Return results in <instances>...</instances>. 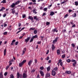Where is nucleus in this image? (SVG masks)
<instances>
[{
  "label": "nucleus",
  "mask_w": 78,
  "mask_h": 78,
  "mask_svg": "<svg viewBox=\"0 0 78 78\" xmlns=\"http://www.w3.org/2000/svg\"><path fill=\"white\" fill-rule=\"evenodd\" d=\"M27 61L25 60H23L21 63H20L19 64V67H21L22 66V65L24 64L25 62H26Z\"/></svg>",
  "instance_id": "f257e3e1"
},
{
  "label": "nucleus",
  "mask_w": 78,
  "mask_h": 78,
  "mask_svg": "<svg viewBox=\"0 0 78 78\" xmlns=\"http://www.w3.org/2000/svg\"><path fill=\"white\" fill-rule=\"evenodd\" d=\"M17 78H21L22 76L21 74H20L19 73H17Z\"/></svg>",
  "instance_id": "f03ea898"
},
{
  "label": "nucleus",
  "mask_w": 78,
  "mask_h": 78,
  "mask_svg": "<svg viewBox=\"0 0 78 78\" xmlns=\"http://www.w3.org/2000/svg\"><path fill=\"white\" fill-rule=\"evenodd\" d=\"M51 73L52 76H55L56 75V71H54V70H52L51 72Z\"/></svg>",
  "instance_id": "7ed1b4c3"
},
{
  "label": "nucleus",
  "mask_w": 78,
  "mask_h": 78,
  "mask_svg": "<svg viewBox=\"0 0 78 78\" xmlns=\"http://www.w3.org/2000/svg\"><path fill=\"white\" fill-rule=\"evenodd\" d=\"M30 37H28L27 38V39H25L24 42H26V43H27V42H28V41H30Z\"/></svg>",
  "instance_id": "20e7f679"
},
{
  "label": "nucleus",
  "mask_w": 78,
  "mask_h": 78,
  "mask_svg": "<svg viewBox=\"0 0 78 78\" xmlns=\"http://www.w3.org/2000/svg\"><path fill=\"white\" fill-rule=\"evenodd\" d=\"M15 8L11 9V10L12 11V13L13 14H14V13H16V11H15Z\"/></svg>",
  "instance_id": "39448f33"
},
{
  "label": "nucleus",
  "mask_w": 78,
  "mask_h": 78,
  "mask_svg": "<svg viewBox=\"0 0 78 78\" xmlns=\"http://www.w3.org/2000/svg\"><path fill=\"white\" fill-rule=\"evenodd\" d=\"M27 74L25 73H23V78H26L27 76Z\"/></svg>",
  "instance_id": "423d86ee"
},
{
  "label": "nucleus",
  "mask_w": 78,
  "mask_h": 78,
  "mask_svg": "<svg viewBox=\"0 0 78 78\" xmlns=\"http://www.w3.org/2000/svg\"><path fill=\"white\" fill-rule=\"evenodd\" d=\"M58 30H57V29L56 28L52 30V32L53 33H55V32H56V33H58Z\"/></svg>",
  "instance_id": "0eeeda50"
},
{
  "label": "nucleus",
  "mask_w": 78,
  "mask_h": 78,
  "mask_svg": "<svg viewBox=\"0 0 78 78\" xmlns=\"http://www.w3.org/2000/svg\"><path fill=\"white\" fill-rule=\"evenodd\" d=\"M40 73L41 74V76H44V72H43V71H42L40 70Z\"/></svg>",
  "instance_id": "6e6552de"
},
{
  "label": "nucleus",
  "mask_w": 78,
  "mask_h": 78,
  "mask_svg": "<svg viewBox=\"0 0 78 78\" xmlns=\"http://www.w3.org/2000/svg\"><path fill=\"white\" fill-rule=\"evenodd\" d=\"M28 19L31 20V21L33 20V17L32 16H29Z\"/></svg>",
  "instance_id": "1a4fd4ad"
},
{
  "label": "nucleus",
  "mask_w": 78,
  "mask_h": 78,
  "mask_svg": "<svg viewBox=\"0 0 78 78\" xmlns=\"http://www.w3.org/2000/svg\"><path fill=\"white\" fill-rule=\"evenodd\" d=\"M56 48V47L55 46V45H54V44H53L52 45V51H54L55 49V48Z\"/></svg>",
  "instance_id": "9d476101"
},
{
  "label": "nucleus",
  "mask_w": 78,
  "mask_h": 78,
  "mask_svg": "<svg viewBox=\"0 0 78 78\" xmlns=\"http://www.w3.org/2000/svg\"><path fill=\"white\" fill-rule=\"evenodd\" d=\"M33 62V61L32 60H30L29 62L28 63V65H29V66H30V65L31 64H32V63Z\"/></svg>",
  "instance_id": "9b49d317"
},
{
  "label": "nucleus",
  "mask_w": 78,
  "mask_h": 78,
  "mask_svg": "<svg viewBox=\"0 0 78 78\" xmlns=\"http://www.w3.org/2000/svg\"><path fill=\"white\" fill-rule=\"evenodd\" d=\"M16 42V40H13L12 41V43L11 44V45H12L14 44V42Z\"/></svg>",
  "instance_id": "f8f14e48"
},
{
  "label": "nucleus",
  "mask_w": 78,
  "mask_h": 78,
  "mask_svg": "<svg viewBox=\"0 0 78 78\" xmlns=\"http://www.w3.org/2000/svg\"><path fill=\"white\" fill-rule=\"evenodd\" d=\"M65 73L67 74H71V73H72L70 71H66L65 72Z\"/></svg>",
  "instance_id": "ddd939ff"
},
{
  "label": "nucleus",
  "mask_w": 78,
  "mask_h": 78,
  "mask_svg": "<svg viewBox=\"0 0 78 78\" xmlns=\"http://www.w3.org/2000/svg\"><path fill=\"white\" fill-rule=\"evenodd\" d=\"M50 75V73H47L46 74L45 77L46 78H48V77H49Z\"/></svg>",
  "instance_id": "4468645a"
},
{
  "label": "nucleus",
  "mask_w": 78,
  "mask_h": 78,
  "mask_svg": "<svg viewBox=\"0 0 78 78\" xmlns=\"http://www.w3.org/2000/svg\"><path fill=\"white\" fill-rule=\"evenodd\" d=\"M57 53L58 55H60V50L59 49L57 50Z\"/></svg>",
  "instance_id": "2eb2a0df"
},
{
  "label": "nucleus",
  "mask_w": 78,
  "mask_h": 78,
  "mask_svg": "<svg viewBox=\"0 0 78 78\" xmlns=\"http://www.w3.org/2000/svg\"><path fill=\"white\" fill-rule=\"evenodd\" d=\"M37 17V16H34V20H39V18Z\"/></svg>",
  "instance_id": "dca6fc26"
},
{
  "label": "nucleus",
  "mask_w": 78,
  "mask_h": 78,
  "mask_svg": "<svg viewBox=\"0 0 78 78\" xmlns=\"http://www.w3.org/2000/svg\"><path fill=\"white\" fill-rule=\"evenodd\" d=\"M55 14V12H53L52 11L50 12V16H53Z\"/></svg>",
  "instance_id": "f3484780"
},
{
  "label": "nucleus",
  "mask_w": 78,
  "mask_h": 78,
  "mask_svg": "<svg viewBox=\"0 0 78 78\" xmlns=\"http://www.w3.org/2000/svg\"><path fill=\"white\" fill-rule=\"evenodd\" d=\"M6 49H5L4 51V56H6Z\"/></svg>",
  "instance_id": "a211bd4d"
},
{
  "label": "nucleus",
  "mask_w": 78,
  "mask_h": 78,
  "mask_svg": "<svg viewBox=\"0 0 78 78\" xmlns=\"http://www.w3.org/2000/svg\"><path fill=\"white\" fill-rule=\"evenodd\" d=\"M0 78H3V76L2 74V72H1L0 73Z\"/></svg>",
  "instance_id": "6ab92c4d"
},
{
  "label": "nucleus",
  "mask_w": 78,
  "mask_h": 78,
  "mask_svg": "<svg viewBox=\"0 0 78 78\" xmlns=\"http://www.w3.org/2000/svg\"><path fill=\"white\" fill-rule=\"evenodd\" d=\"M15 4L14 3H13L11 5V8H14L15 7Z\"/></svg>",
  "instance_id": "aec40b11"
},
{
  "label": "nucleus",
  "mask_w": 78,
  "mask_h": 78,
  "mask_svg": "<svg viewBox=\"0 0 78 78\" xmlns=\"http://www.w3.org/2000/svg\"><path fill=\"white\" fill-rule=\"evenodd\" d=\"M5 8L2 7L1 9H0V12L2 11H3V10H5Z\"/></svg>",
  "instance_id": "412c9836"
},
{
  "label": "nucleus",
  "mask_w": 78,
  "mask_h": 78,
  "mask_svg": "<svg viewBox=\"0 0 78 78\" xmlns=\"http://www.w3.org/2000/svg\"><path fill=\"white\" fill-rule=\"evenodd\" d=\"M62 33H63V34H64L65 33H67V31L66 30V29H64L62 31Z\"/></svg>",
  "instance_id": "4be33fe9"
},
{
  "label": "nucleus",
  "mask_w": 78,
  "mask_h": 78,
  "mask_svg": "<svg viewBox=\"0 0 78 78\" xmlns=\"http://www.w3.org/2000/svg\"><path fill=\"white\" fill-rule=\"evenodd\" d=\"M37 37H38V36H37V35H36L35 36H34L32 37L33 38V39H36V38H37Z\"/></svg>",
  "instance_id": "5701e85b"
},
{
  "label": "nucleus",
  "mask_w": 78,
  "mask_h": 78,
  "mask_svg": "<svg viewBox=\"0 0 78 78\" xmlns=\"http://www.w3.org/2000/svg\"><path fill=\"white\" fill-rule=\"evenodd\" d=\"M76 62H75L73 63V67H75L76 66Z\"/></svg>",
  "instance_id": "b1692460"
},
{
  "label": "nucleus",
  "mask_w": 78,
  "mask_h": 78,
  "mask_svg": "<svg viewBox=\"0 0 78 78\" xmlns=\"http://www.w3.org/2000/svg\"><path fill=\"white\" fill-rule=\"evenodd\" d=\"M58 68L57 67H55L53 70H54V71H58Z\"/></svg>",
  "instance_id": "393cba45"
},
{
  "label": "nucleus",
  "mask_w": 78,
  "mask_h": 78,
  "mask_svg": "<svg viewBox=\"0 0 78 78\" xmlns=\"http://www.w3.org/2000/svg\"><path fill=\"white\" fill-rule=\"evenodd\" d=\"M66 57V54H64L63 55H62V58H63V59H64Z\"/></svg>",
  "instance_id": "a878e982"
},
{
  "label": "nucleus",
  "mask_w": 78,
  "mask_h": 78,
  "mask_svg": "<svg viewBox=\"0 0 78 78\" xmlns=\"http://www.w3.org/2000/svg\"><path fill=\"white\" fill-rule=\"evenodd\" d=\"M33 40H34V39L32 37L30 41V42H32L33 41Z\"/></svg>",
  "instance_id": "bb28decb"
},
{
  "label": "nucleus",
  "mask_w": 78,
  "mask_h": 78,
  "mask_svg": "<svg viewBox=\"0 0 78 78\" xmlns=\"http://www.w3.org/2000/svg\"><path fill=\"white\" fill-rule=\"evenodd\" d=\"M72 16L73 17H76V14L75 13L72 15Z\"/></svg>",
  "instance_id": "cd10ccee"
},
{
  "label": "nucleus",
  "mask_w": 78,
  "mask_h": 78,
  "mask_svg": "<svg viewBox=\"0 0 78 78\" xmlns=\"http://www.w3.org/2000/svg\"><path fill=\"white\" fill-rule=\"evenodd\" d=\"M21 2V1H17L16 2L15 4V5H17V4H19V3H20Z\"/></svg>",
  "instance_id": "c85d7f7f"
},
{
  "label": "nucleus",
  "mask_w": 78,
  "mask_h": 78,
  "mask_svg": "<svg viewBox=\"0 0 78 78\" xmlns=\"http://www.w3.org/2000/svg\"><path fill=\"white\" fill-rule=\"evenodd\" d=\"M6 0H3V1H2L1 2V3H6Z\"/></svg>",
  "instance_id": "c756f323"
},
{
  "label": "nucleus",
  "mask_w": 78,
  "mask_h": 78,
  "mask_svg": "<svg viewBox=\"0 0 78 78\" xmlns=\"http://www.w3.org/2000/svg\"><path fill=\"white\" fill-rule=\"evenodd\" d=\"M3 25H4V27H7V24H6V22H5L3 24Z\"/></svg>",
  "instance_id": "7c9ffc66"
},
{
  "label": "nucleus",
  "mask_w": 78,
  "mask_h": 78,
  "mask_svg": "<svg viewBox=\"0 0 78 78\" xmlns=\"http://www.w3.org/2000/svg\"><path fill=\"white\" fill-rule=\"evenodd\" d=\"M75 5L76 6H78V2L77 1H76L75 2Z\"/></svg>",
  "instance_id": "2f4dec72"
},
{
  "label": "nucleus",
  "mask_w": 78,
  "mask_h": 78,
  "mask_svg": "<svg viewBox=\"0 0 78 78\" xmlns=\"http://www.w3.org/2000/svg\"><path fill=\"white\" fill-rule=\"evenodd\" d=\"M47 71L48 72L49 71H50V66H49L48 68H47Z\"/></svg>",
  "instance_id": "473e14b6"
},
{
  "label": "nucleus",
  "mask_w": 78,
  "mask_h": 78,
  "mask_svg": "<svg viewBox=\"0 0 78 78\" xmlns=\"http://www.w3.org/2000/svg\"><path fill=\"white\" fill-rule=\"evenodd\" d=\"M59 38V37H57L55 39V41H56L57 42L58 41V39Z\"/></svg>",
  "instance_id": "72a5a7b5"
},
{
  "label": "nucleus",
  "mask_w": 78,
  "mask_h": 78,
  "mask_svg": "<svg viewBox=\"0 0 78 78\" xmlns=\"http://www.w3.org/2000/svg\"><path fill=\"white\" fill-rule=\"evenodd\" d=\"M35 30V28L31 27L30 28L29 30Z\"/></svg>",
  "instance_id": "f704fd0d"
},
{
  "label": "nucleus",
  "mask_w": 78,
  "mask_h": 78,
  "mask_svg": "<svg viewBox=\"0 0 78 78\" xmlns=\"http://www.w3.org/2000/svg\"><path fill=\"white\" fill-rule=\"evenodd\" d=\"M71 46L72 47H73V48H74V47H75V44H71Z\"/></svg>",
  "instance_id": "c9c22d12"
},
{
  "label": "nucleus",
  "mask_w": 78,
  "mask_h": 78,
  "mask_svg": "<svg viewBox=\"0 0 78 78\" xmlns=\"http://www.w3.org/2000/svg\"><path fill=\"white\" fill-rule=\"evenodd\" d=\"M8 75V72H5L4 74V76H6V75Z\"/></svg>",
  "instance_id": "e433bc0d"
},
{
  "label": "nucleus",
  "mask_w": 78,
  "mask_h": 78,
  "mask_svg": "<svg viewBox=\"0 0 78 78\" xmlns=\"http://www.w3.org/2000/svg\"><path fill=\"white\" fill-rule=\"evenodd\" d=\"M34 61H35V63L37 64V59H34Z\"/></svg>",
  "instance_id": "4c0bfd02"
},
{
  "label": "nucleus",
  "mask_w": 78,
  "mask_h": 78,
  "mask_svg": "<svg viewBox=\"0 0 78 78\" xmlns=\"http://www.w3.org/2000/svg\"><path fill=\"white\" fill-rule=\"evenodd\" d=\"M44 11H47V8H44Z\"/></svg>",
  "instance_id": "58836bf2"
},
{
  "label": "nucleus",
  "mask_w": 78,
  "mask_h": 78,
  "mask_svg": "<svg viewBox=\"0 0 78 78\" xmlns=\"http://www.w3.org/2000/svg\"><path fill=\"white\" fill-rule=\"evenodd\" d=\"M46 24L47 25H50V23L49 22H46Z\"/></svg>",
  "instance_id": "ea45409f"
},
{
  "label": "nucleus",
  "mask_w": 78,
  "mask_h": 78,
  "mask_svg": "<svg viewBox=\"0 0 78 78\" xmlns=\"http://www.w3.org/2000/svg\"><path fill=\"white\" fill-rule=\"evenodd\" d=\"M68 16L69 15H68V14H66V15H65L64 16V18H67V16Z\"/></svg>",
  "instance_id": "a19ab883"
},
{
  "label": "nucleus",
  "mask_w": 78,
  "mask_h": 78,
  "mask_svg": "<svg viewBox=\"0 0 78 78\" xmlns=\"http://www.w3.org/2000/svg\"><path fill=\"white\" fill-rule=\"evenodd\" d=\"M14 78V76H13V75L11 74L10 75V78Z\"/></svg>",
  "instance_id": "79ce46f5"
},
{
  "label": "nucleus",
  "mask_w": 78,
  "mask_h": 78,
  "mask_svg": "<svg viewBox=\"0 0 78 78\" xmlns=\"http://www.w3.org/2000/svg\"><path fill=\"white\" fill-rule=\"evenodd\" d=\"M67 61L68 62H70V61H71V60H70V59H68Z\"/></svg>",
  "instance_id": "37998d69"
},
{
  "label": "nucleus",
  "mask_w": 78,
  "mask_h": 78,
  "mask_svg": "<svg viewBox=\"0 0 78 78\" xmlns=\"http://www.w3.org/2000/svg\"><path fill=\"white\" fill-rule=\"evenodd\" d=\"M40 70H43L44 69V67L43 66H41L40 67Z\"/></svg>",
  "instance_id": "c03bdc74"
},
{
  "label": "nucleus",
  "mask_w": 78,
  "mask_h": 78,
  "mask_svg": "<svg viewBox=\"0 0 78 78\" xmlns=\"http://www.w3.org/2000/svg\"><path fill=\"white\" fill-rule=\"evenodd\" d=\"M22 17H23V18H24L25 17H26V15H25V14L23 15Z\"/></svg>",
  "instance_id": "a18cd8bd"
},
{
  "label": "nucleus",
  "mask_w": 78,
  "mask_h": 78,
  "mask_svg": "<svg viewBox=\"0 0 78 78\" xmlns=\"http://www.w3.org/2000/svg\"><path fill=\"white\" fill-rule=\"evenodd\" d=\"M7 33L8 32H5L3 34H4V35H6Z\"/></svg>",
  "instance_id": "49530a36"
},
{
  "label": "nucleus",
  "mask_w": 78,
  "mask_h": 78,
  "mask_svg": "<svg viewBox=\"0 0 78 78\" xmlns=\"http://www.w3.org/2000/svg\"><path fill=\"white\" fill-rule=\"evenodd\" d=\"M35 70L34 69H32L31 72V73H33L34 72H35Z\"/></svg>",
  "instance_id": "de8ad7c7"
},
{
  "label": "nucleus",
  "mask_w": 78,
  "mask_h": 78,
  "mask_svg": "<svg viewBox=\"0 0 78 78\" xmlns=\"http://www.w3.org/2000/svg\"><path fill=\"white\" fill-rule=\"evenodd\" d=\"M60 66H62V65H63V63H62V62L60 63H59Z\"/></svg>",
  "instance_id": "09e8293b"
},
{
  "label": "nucleus",
  "mask_w": 78,
  "mask_h": 78,
  "mask_svg": "<svg viewBox=\"0 0 78 78\" xmlns=\"http://www.w3.org/2000/svg\"><path fill=\"white\" fill-rule=\"evenodd\" d=\"M34 34H36V33H37V30H35L34 31Z\"/></svg>",
  "instance_id": "8fccbe9b"
},
{
  "label": "nucleus",
  "mask_w": 78,
  "mask_h": 78,
  "mask_svg": "<svg viewBox=\"0 0 78 78\" xmlns=\"http://www.w3.org/2000/svg\"><path fill=\"white\" fill-rule=\"evenodd\" d=\"M56 42L57 41H55V40H54L53 41L52 44H55Z\"/></svg>",
  "instance_id": "3c124183"
},
{
  "label": "nucleus",
  "mask_w": 78,
  "mask_h": 78,
  "mask_svg": "<svg viewBox=\"0 0 78 78\" xmlns=\"http://www.w3.org/2000/svg\"><path fill=\"white\" fill-rule=\"evenodd\" d=\"M41 44V41H38L37 42V44Z\"/></svg>",
  "instance_id": "603ef678"
},
{
  "label": "nucleus",
  "mask_w": 78,
  "mask_h": 78,
  "mask_svg": "<svg viewBox=\"0 0 78 78\" xmlns=\"http://www.w3.org/2000/svg\"><path fill=\"white\" fill-rule=\"evenodd\" d=\"M21 25H22V24H21V23H18V26H19V27H21Z\"/></svg>",
  "instance_id": "864d4df0"
},
{
  "label": "nucleus",
  "mask_w": 78,
  "mask_h": 78,
  "mask_svg": "<svg viewBox=\"0 0 78 78\" xmlns=\"http://www.w3.org/2000/svg\"><path fill=\"white\" fill-rule=\"evenodd\" d=\"M6 16V14L5 13L3 15V17H5Z\"/></svg>",
  "instance_id": "5fc2aeb1"
},
{
  "label": "nucleus",
  "mask_w": 78,
  "mask_h": 78,
  "mask_svg": "<svg viewBox=\"0 0 78 78\" xmlns=\"http://www.w3.org/2000/svg\"><path fill=\"white\" fill-rule=\"evenodd\" d=\"M48 53H49V50H47L46 53V55H48Z\"/></svg>",
  "instance_id": "6e6d98bb"
},
{
  "label": "nucleus",
  "mask_w": 78,
  "mask_h": 78,
  "mask_svg": "<svg viewBox=\"0 0 78 78\" xmlns=\"http://www.w3.org/2000/svg\"><path fill=\"white\" fill-rule=\"evenodd\" d=\"M62 62V60L60 59L58 61V63H60L61 62Z\"/></svg>",
  "instance_id": "4d7b16f0"
},
{
  "label": "nucleus",
  "mask_w": 78,
  "mask_h": 78,
  "mask_svg": "<svg viewBox=\"0 0 78 78\" xmlns=\"http://www.w3.org/2000/svg\"><path fill=\"white\" fill-rule=\"evenodd\" d=\"M25 51H24V50L23 51V54H22V55H23L24 54H25Z\"/></svg>",
  "instance_id": "13d9d810"
},
{
  "label": "nucleus",
  "mask_w": 78,
  "mask_h": 78,
  "mask_svg": "<svg viewBox=\"0 0 78 78\" xmlns=\"http://www.w3.org/2000/svg\"><path fill=\"white\" fill-rule=\"evenodd\" d=\"M9 67V66H7L6 67V70H8V69Z\"/></svg>",
  "instance_id": "bf43d9fd"
},
{
  "label": "nucleus",
  "mask_w": 78,
  "mask_h": 78,
  "mask_svg": "<svg viewBox=\"0 0 78 78\" xmlns=\"http://www.w3.org/2000/svg\"><path fill=\"white\" fill-rule=\"evenodd\" d=\"M45 15H46V13H43V14L42 15V16H45Z\"/></svg>",
  "instance_id": "052dcab7"
},
{
  "label": "nucleus",
  "mask_w": 78,
  "mask_h": 78,
  "mask_svg": "<svg viewBox=\"0 0 78 78\" xmlns=\"http://www.w3.org/2000/svg\"><path fill=\"white\" fill-rule=\"evenodd\" d=\"M72 11V10L71 9H69V13H70Z\"/></svg>",
  "instance_id": "680f3d73"
},
{
  "label": "nucleus",
  "mask_w": 78,
  "mask_h": 78,
  "mask_svg": "<svg viewBox=\"0 0 78 78\" xmlns=\"http://www.w3.org/2000/svg\"><path fill=\"white\" fill-rule=\"evenodd\" d=\"M28 9H30V10H32V8H31V7H28Z\"/></svg>",
  "instance_id": "e2e57ef3"
},
{
  "label": "nucleus",
  "mask_w": 78,
  "mask_h": 78,
  "mask_svg": "<svg viewBox=\"0 0 78 78\" xmlns=\"http://www.w3.org/2000/svg\"><path fill=\"white\" fill-rule=\"evenodd\" d=\"M72 62H76V60H75L74 59H73L71 61Z\"/></svg>",
  "instance_id": "0e129e2a"
},
{
  "label": "nucleus",
  "mask_w": 78,
  "mask_h": 78,
  "mask_svg": "<svg viewBox=\"0 0 78 78\" xmlns=\"http://www.w3.org/2000/svg\"><path fill=\"white\" fill-rule=\"evenodd\" d=\"M62 53L63 54V53H65V51H62Z\"/></svg>",
  "instance_id": "69168bd1"
},
{
  "label": "nucleus",
  "mask_w": 78,
  "mask_h": 78,
  "mask_svg": "<svg viewBox=\"0 0 78 78\" xmlns=\"http://www.w3.org/2000/svg\"><path fill=\"white\" fill-rule=\"evenodd\" d=\"M14 61L13 59H12L11 61H10L9 62H14Z\"/></svg>",
  "instance_id": "338daca9"
},
{
  "label": "nucleus",
  "mask_w": 78,
  "mask_h": 78,
  "mask_svg": "<svg viewBox=\"0 0 78 78\" xmlns=\"http://www.w3.org/2000/svg\"><path fill=\"white\" fill-rule=\"evenodd\" d=\"M37 78H40V77L39 76V75L38 74L37 76Z\"/></svg>",
  "instance_id": "774afa93"
}]
</instances>
